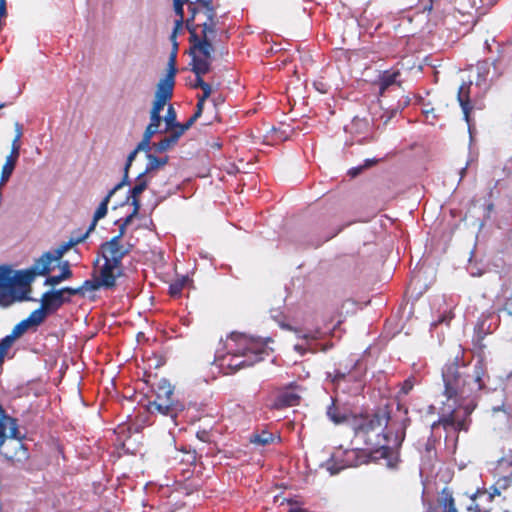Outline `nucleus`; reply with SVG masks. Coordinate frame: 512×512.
<instances>
[{
    "label": "nucleus",
    "instance_id": "obj_1",
    "mask_svg": "<svg viewBox=\"0 0 512 512\" xmlns=\"http://www.w3.org/2000/svg\"><path fill=\"white\" fill-rule=\"evenodd\" d=\"M390 421V412L379 409L372 414L352 416L351 428L355 437L360 438L368 446L375 447L369 452L365 450H351L347 452V461L351 466H359L370 462L384 461L388 468H395L399 462L398 449L406 436L409 419H404L396 425L395 431L384 433ZM395 424L391 425L392 429Z\"/></svg>",
    "mask_w": 512,
    "mask_h": 512
},
{
    "label": "nucleus",
    "instance_id": "obj_2",
    "mask_svg": "<svg viewBox=\"0 0 512 512\" xmlns=\"http://www.w3.org/2000/svg\"><path fill=\"white\" fill-rule=\"evenodd\" d=\"M190 16L186 19L191 52H200L209 55L214 51L211 37L216 34L218 23L216 7L213 0H195L189 3Z\"/></svg>",
    "mask_w": 512,
    "mask_h": 512
},
{
    "label": "nucleus",
    "instance_id": "obj_3",
    "mask_svg": "<svg viewBox=\"0 0 512 512\" xmlns=\"http://www.w3.org/2000/svg\"><path fill=\"white\" fill-rule=\"evenodd\" d=\"M459 356L456 355L452 361L447 362L442 369V379L444 382V394L448 400H455L458 397H464L472 392H477L485 388L484 378H489L487 374V364L483 357H480L473 369L471 380L461 370Z\"/></svg>",
    "mask_w": 512,
    "mask_h": 512
},
{
    "label": "nucleus",
    "instance_id": "obj_4",
    "mask_svg": "<svg viewBox=\"0 0 512 512\" xmlns=\"http://www.w3.org/2000/svg\"><path fill=\"white\" fill-rule=\"evenodd\" d=\"M228 355L223 358L226 365L234 372L253 366L263 360V345L243 334H231L227 343Z\"/></svg>",
    "mask_w": 512,
    "mask_h": 512
},
{
    "label": "nucleus",
    "instance_id": "obj_5",
    "mask_svg": "<svg viewBox=\"0 0 512 512\" xmlns=\"http://www.w3.org/2000/svg\"><path fill=\"white\" fill-rule=\"evenodd\" d=\"M155 398L147 404V410L150 413H158L162 416L169 417L176 422L178 415L184 411L185 405L178 400L174 393V387L170 382L161 378L154 387Z\"/></svg>",
    "mask_w": 512,
    "mask_h": 512
},
{
    "label": "nucleus",
    "instance_id": "obj_6",
    "mask_svg": "<svg viewBox=\"0 0 512 512\" xmlns=\"http://www.w3.org/2000/svg\"><path fill=\"white\" fill-rule=\"evenodd\" d=\"M30 288L20 286L18 273L6 265L0 266V306L9 307L15 302L30 300Z\"/></svg>",
    "mask_w": 512,
    "mask_h": 512
},
{
    "label": "nucleus",
    "instance_id": "obj_7",
    "mask_svg": "<svg viewBox=\"0 0 512 512\" xmlns=\"http://www.w3.org/2000/svg\"><path fill=\"white\" fill-rule=\"evenodd\" d=\"M358 363L346 365L344 369L338 368L327 373V379L332 383L335 391L357 394L363 389V373L357 371Z\"/></svg>",
    "mask_w": 512,
    "mask_h": 512
},
{
    "label": "nucleus",
    "instance_id": "obj_8",
    "mask_svg": "<svg viewBox=\"0 0 512 512\" xmlns=\"http://www.w3.org/2000/svg\"><path fill=\"white\" fill-rule=\"evenodd\" d=\"M80 290H72V287H64L59 290H52L45 292L41 297L40 307L47 313L56 312L64 303L69 302L70 298L65 297V294L69 296L77 295Z\"/></svg>",
    "mask_w": 512,
    "mask_h": 512
},
{
    "label": "nucleus",
    "instance_id": "obj_9",
    "mask_svg": "<svg viewBox=\"0 0 512 512\" xmlns=\"http://www.w3.org/2000/svg\"><path fill=\"white\" fill-rule=\"evenodd\" d=\"M52 257L51 252H45L38 258L33 266L24 272H18V282L20 286L30 288V283L36 275L45 276L51 271Z\"/></svg>",
    "mask_w": 512,
    "mask_h": 512
},
{
    "label": "nucleus",
    "instance_id": "obj_10",
    "mask_svg": "<svg viewBox=\"0 0 512 512\" xmlns=\"http://www.w3.org/2000/svg\"><path fill=\"white\" fill-rule=\"evenodd\" d=\"M212 53L209 52V55H202L200 52H191L189 50V54L191 56L190 65L192 72L196 75V80L193 85V88H202L206 82L203 80L202 76L207 74L211 69V60Z\"/></svg>",
    "mask_w": 512,
    "mask_h": 512
},
{
    "label": "nucleus",
    "instance_id": "obj_11",
    "mask_svg": "<svg viewBox=\"0 0 512 512\" xmlns=\"http://www.w3.org/2000/svg\"><path fill=\"white\" fill-rule=\"evenodd\" d=\"M100 253L104 261L122 265L123 258L130 253V248L111 238L100 245Z\"/></svg>",
    "mask_w": 512,
    "mask_h": 512
},
{
    "label": "nucleus",
    "instance_id": "obj_12",
    "mask_svg": "<svg viewBox=\"0 0 512 512\" xmlns=\"http://www.w3.org/2000/svg\"><path fill=\"white\" fill-rule=\"evenodd\" d=\"M123 274L122 265L109 263L104 261V264L99 270V278L104 284L105 289H112L116 286V280Z\"/></svg>",
    "mask_w": 512,
    "mask_h": 512
},
{
    "label": "nucleus",
    "instance_id": "obj_13",
    "mask_svg": "<svg viewBox=\"0 0 512 512\" xmlns=\"http://www.w3.org/2000/svg\"><path fill=\"white\" fill-rule=\"evenodd\" d=\"M9 428L10 430V437L21 439L22 437L19 434L18 429V421L16 418L9 416L5 410L0 405V449L6 442V429Z\"/></svg>",
    "mask_w": 512,
    "mask_h": 512
},
{
    "label": "nucleus",
    "instance_id": "obj_14",
    "mask_svg": "<svg viewBox=\"0 0 512 512\" xmlns=\"http://www.w3.org/2000/svg\"><path fill=\"white\" fill-rule=\"evenodd\" d=\"M326 415L336 425L343 423L351 425L352 416H355L349 409L339 406L336 398H332L331 404L327 407Z\"/></svg>",
    "mask_w": 512,
    "mask_h": 512
},
{
    "label": "nucleus",
    "instance_id": "obj_15",
    "mask_svg": "<svg viewBox=\"0 0 512 512\" xmlns=\"http://www.w3.org/2000/svg\"><path fill=\"white\" fill-rule=\"evenodd\" d=\"M472 83L463 82L458 89L457 100L459 105L461 106L463 117L466 123L470 126L471 124V112L473 110V105L470 100V88Z\"/></svg>",
    "mask_w": 512,
    "mask_h": 512
},
{
    "label": "nucleus",
    "instance_id": "obj_16",
    "mask_svg": "<svg viewBox=\"0 0 512 512\" xmlns=\"http://www.w3.org/2000/svg\"><path fill=\"white\" fill-rule=\"evenodd\" d=\"M296 387V385H290L288 388L281 391L275 399L274 406L280 409L299 405L301 396L294 390Z\"/></svg>",
    "mask_w": 512,
    "mask_h": 512
},
{
    "label": "nucleus",
    "instance_id": "obj_17",
    "mask_svg": "<svg viewBox=\"0 0 512 512\" xmlns=\"http://www.w3.org/2000/svg\"><path fill=\"white\" fill-rule=\"evenodd\" d=\"M122 188V184H116L108 193L107 195L103 198V200L101 201V203L99 204V206L97 207L95 213H94V216H93V220H92V223L90 224L88 230L85 232V233H90L92 230H94L97 222L104 218L108 212V204L110 202V199L111 197L116 193V191H118L119 189Z\"/></svg>",
    "mask_w": 512,
    "mask_h": 512
},
{
    "label": "nucleus",
    "instance_id": "obj_18",
    "mask_svg": "<svg viewBox=\"0 0 512 512\" xmlns=\"http://www.w3.org/2000/svg\"><path fill=\"white\" fill-rule=\"evenodd\" d=\"M174 85L175 76H173V72L166 73L165 77L160 79L159 83L157 84L155 97L169 101L173 96Z\"/></svg>",
    "mask_w": 512,
    "mask_h": 512
},
{
    "label": "nucleus",
    "instance_id": "obj_19",
    "mask_svg": "<svg viewBox=\"0 0 512 512\" xmlns=\"http://www.w3.org/2000/svg\"><path fill=\"white\" fill-rule=\"evenodd\" d=\"M19 150H20V145H15V143H12L10 155L6 158V162L2 167L1 184H4L5 182H7L9 180V178L11 177V175L14 171L16 162L19 158Z\"/></svg>",
    "mask_w": 512,
    "mask_h": 512
},
{
    "label": "nucleus",
    "instance_id": "obj_20",
    "mask_svg": "<svg viewBox=\"0 0 512 512\" xmlns=\"http://www.w3.org/2000/svg\"><path fill=\"white\" fill-rule=\"evenodd\" d=\"M148 187V180L144 176V174H139L136 178L135 186L129 191L130 195L127 197V201L130 200L131 205H136L141 207L140 195L143 191H145Z\"/></svg>",
    "mask_w": 512,
    "mask_h": 512
},
{
    "label": "nucleus",
    "instance_id": "obj_21",
    "mask_svg": "<svg viewBox=\"0 0 512 512\" xmlns=\"http://www.w3.org/2000/svg\"><path fill=\"white\" fill-rule=\"evenodd\" d=\"M87 237L88 233H84L78 237H71L67 242L60 244L53 252H51L52 262L60 260L69 249L83 242Z\"/></svg>",
    "mask_w": 512,
    "mask_h": 512
},
{
    "label": "nucleus",
    "instance_id": "obj_22",
    "mask_svg": "<svg viewBox=\"0 0 512 512\" xmlns=\"http://www.w3.org/2000/svg\"><path fill=\"white\" fill-rule=\"evenodd\" d=\"M275 439L276 436L272 432L263 429L261 431H255L251 435L250 443L257 446H266L273 443ZM277 439L280 441V436H277Z\"/></svg>",
    "mask_w": 512,
    "mask_h": 512
},
{
    "label": "nucleus",
    "instance_id": "obj_23",
    "mask_svg": "<svg viewBox=\"0 0 512 512\" xmlns=\"http://www.w3.org/2000/svg\"><path fill=\"white\" fill-rule=\"evenodd\" d=\"M72 270L70 269V265L68 261H65L61 267V273L58 275L48 276L44 282V285L56 286L60 284L62 281L67 280L72 277Z\"/></svg>",
    "mask_w": 512,
    "mask_h": 512
},
{
    "label": "nucleus",
    "instance_id": "obj_24",
    "mask_svg": "<svg viewBox=\"0 0 512 512\" xmlns=\"http://www.w3.org/2000/svg\"><path fill=\"white\" fill-rule=\"evenodd\" d=\"M399 76V71H384L378 81L380 95H383L390 86L396 84Z\"/></svg>",
    "mask_w": 512,
    "mask_h": 512
},
{
    "label": "nucleus",
    "instance_id": "obj_25",
    "mask_svg": "<svg viewBox=\"0 0 512 512\" xmlns=\"http://www.w3.org/2000/svg\"><path fill=\"white\" fill-rule=\"evenodd\" d=\"M439 504L443 508V512H458L452 491L445 487L442 489Z\"/></svg>",
    "mask_w": 512,
    "mask_h": 512
},
{
    "label": "nucleus",
    "instance_id": "obj_26",
    "mask_svg": "<svg viewBox=\"0 0 512 512\" xmlns=\"http://www.w3.org/2000/svg\"><path fill=\"white\" fill-rule=\"evenodd\" d=\"M148 162L146 164V168L144 172L141 174H144L146 176L147 174H150L154 170H157L160 167L165 166L168 163V156H165L163 158H159L153 154L148 153L147 154Z\"/></svg>",
    "mask_w": 512,
    "mask_h": 512
},
{
    "label": "nucleus",
    "instance_id": "obj_27",
    "mask_svg": "<svg viewBox=\"0 0 512 512\" xmlns=\"http://www.w3.org/2000/svg\"><path fill=\"white\" fill-rule=\"evenodd\" d=\"M102 287L104 288V284H102V281L99 277H96L94 279L85 280L80 287L72 288V290H80L77 295H84L85 292L96 291Z\"/></svg>",
    "mask_w": 512,
    "mask_h": 512
},
{
    "label": "nucleus",
    "instance_id": "obj_28",
    "mask_svg": "<svg viewBox=\"0 0 512 512\" xmlns=\"http://www.w3.org/2000/svg\"><path fill=\"white\" fill-rule=\"evenodd\" d=\"M178 140L172 133L169 136L164 137L159 142L154 143L153 147L157 153H163L169 150L171 147L176 145Z\"/></svg>",
    "mask_w": 512,
    "mask_h": 512
},
{
    "label": "nucleus",
    "instance_id": "obj_29",
    "mask_svg": "<svg viewBox=\"0 0 512 512\" xmlns=\"http://www.w3.org/2000/svg\"><path fill=\"white\" fill-rule=\"evenodd\" d=\"M48 314L39 307L38 309L34 310L28 318L24 319L25 322L30 326H39L46 318Z\"/></svg>",
    "mask_w": 512,
    "mask_h": 512
},
{
    "label": "nucleus",
    "instance_id": "obj_30",
    "mask_svg": "<svg viewBox=\"0 0 512 512\" xmlns=\"http://www.w3.org/2000/svg\"><path fill=\"white\" fill-rule=\"evenodd\" d=\"M187 277H181L174 280L169 285V294L172 297H179L187 284Z\"/></svg>",
    "mask_w": 512,
    "mask_h": 512
},
{
    "label": "nucleus",
    "instance_id": "obj_31",
    "mask_svg": "<svg viewBox=\"0 0 512 512\" xmlns=\"http://www.w3.org/2000/svg\"><path fill=\"white\" fill-rule=\"evenodd\" d=\"M139 153V151H137L136 149H134L133 151H131L127 157V161H126V164H125V167H124V175H123V178L122 180L118 183V184H122V187L124 185H128L129 184V176H128V172H129V169L132 165V162L134 161V159L136 158L137 154Z\"/></svg>",
    "mask_w": 512,
    "mask_h": 512
},
{
    "label": "nucleus",
    "instance_id": "obj_32",
    "mask_svg": "<svg viewBox=\"0 0 512 512\" xmlns=\"http://www.w3.org/2000/svg\"><path fill=\"white\" fill-rule=\"evenodd\" d=\"M164 120L166 123L165 131L175 128V125L177 124V114L172 105H169Z\"/></svg>",
    "mask_w": 512,
    "mask_h": 512
},
{
    "label": "nucleus",
    "instance_id": "obj_33",
    "mask_svg": "<svg viewBox=\"0 0 512 512\" xmlns=\"http://www.w3.org/2000/svg\"><path fill=\"white\" fill-rule=\"evenodd\" d=\"M202 95H198V101H197V104H196V107L198 108V110H203L204 109V104H205V101L210 97L211 95V92H212V88H211V85L206 83L202 88Z\"/></svg>",
    "mask_w": 512,
    "mask_h": 512
},
{
    "label": "nucleus",
    "instance_id": "obj_34",
    "mask_svg": "<svg viewBox=\"0 0 512 512\" xmlns=\"http://www.w3.org/2000/svg\"><path fill=\"white\" fill-rule=\"evenodd\" d=\"M28 328L29 325L25 322V320H22L13 327L12 332L9 335L16 340L22 336L28 330Z\"/></svg>",
    "mask_w": 512,
    "mask_h": 512
},
{
    "label": "nucleus",
    "instance_id": "obj_35",
    "mask_svg": "<svg viewBox=\"0 0 512 512\" xmlns=\"http://www.w3.org/2000/svg\"><path fill=\"white\" fill-rule=\"evenodd\" d=\"M297 333V337L304 340H318L321 337V331L319 329L307 332L300 333L298 329H293Z\"/></svg>",
    "mask_w": 512,
    "mask_h": 512
},
{
    "label": "nucleus",
    "instance_id": "obj_36",
    "mask_svg": "<svg viewBox=\"0 0 512 512\" xmlns=\"http://www.w3.org/2000/svg\"><path fill=\"white\" fill-rule=\"evenodd\" d=\"M417 379L415 376H410L407 379H405L401 386V393L407 395L416 385Z\"/></svg>",
    "mask_w": 512,
    "mask_h": 512
},
{
    "label": "nucleus",
    "instance_id": "obj_37",
    "mask_svg": "<svg viewBox=\"0 0 512 512\" xmlns=\"http://www.w3.org/2000/svg\"><path fill=\"white\" fill-rule=\"evenodd\" d=\"M454 412H455V409L452 408L448 416L442 417L439 419V422H441V424L445 428L449 427V426L454 427V425L456 424V418H455Z\"/></svg>",
    "mask_w": 512,
    "mask_h": 512
},
{
    "label": "nucleus",
    "instance_id": "obj_38",
    "mask_svg": "<svg viewBox=\"0 0 512 512\" xmlns=\"http://www.w3.org/2000/svg\"><path fill=\"white\" fill-rule=\"evenodd\" d=\"M183 25L186 26V20L185 19H176L175 20L174 28H173L172 34L170 36V40L172 42H175V39L177 38V34H178L179 31L182 30Z\"/></svg>",
    "mask_w": 512,
    "mask_h": 512
},
{
    "label": "nucleus",
    "instance_id": "obj_39",
    "mask_svg": "<svg viewBox=\"0 0 512 512\" xmlns=\"http://www.w3.org/2000/svg\"><path fill=\"white\" fill-rule=\"evenodd\" d=\"M176 58H177L176 52L175 51H171L170 56H169V60H168L167 73L173 72V76H176V74H177Z\"/></svg>",
    "mask_w": 512,
    "mask_h": 512
},
{
    "label": "nucleus",
    "instance_id": "obj_40",
    "mask_svg": "<svg viewBox=\"0 0 512 512\" xmlns=\"http://www.w3.org/2000/svg\"><path fill=\"white\" fill-rule=\"evenodd\" d=\"M167 102L168 101H166V100L159 99V98L155 97V99L153 101V106H152L150 112L160 113L163 110V108L165 107V105L167 104Z\"/></svg>",
    "mask_w": 512,
    "mask_h": 512
},
{
    "label": "nucleus",
    "instance_id": "obj_41",
    "mask_svg": "<svg viewBox=\"0 0 512 512\" xmlns=\"http://www.w3.org/2000/svg\"><path fill=\"white\" fill-rule=\"evenodd\" d=\"M132 206H133L132 212L122 220V223L124 224V226H128L133 221V219L138 215V213L140 211L141 207L137 206V204L132 205Z\"/></svg>",
    "mask_w": 512,
    "mask_h": 512
},
{
    "label": "nucleus",
    "instance_id": "obj_42",
    "mask_svg": "<svg viewBox=\"0 0 512 512\" xmlns=\"http://www.w3.org/2000/svg\"><path fill=\"white\" fill-rule=\"evenodd\" d=\"M203 110H198L196 107V111L194 114L187 120L186 123L182 124L185 130H188L193 123L202 115Z\"/></svg>",
    "mask_w": 512,
    "mask_h": 512
},
{
    "label": "nucleus",
    "instance_id": "obj_43",
    "mask_svg": "<svg viewBox=\"0 0 512 512\" xmlns=\"http://www.w3.org/2000/svg\"><path fill=\"white\" fill-rule=\"evenodd\" d=\"M161 121L162 117L160 113L150 112V123L148 125L159 129Z\"/></svg>",
    "mask_w": 512,
    "mask_h": 512
},
{
    "label": "nucleus",
    "instance_id": "obj_44",
    "mask_svg": "<svg viewBox=\"0 0 512 512\" xmlns=\"http://www.w3.org/2000/svg\"><path fill=\"white\" fill-rule=\"evenodd\" d=\"M158 131V128L148 125L144 131L143 138L151 141L153 135L156 134Z\"/></svg>",
    "mask_w": 512,
    "mask_h": 512
},
{
    "label": "nucleus",
    "instance_id": "obj_45",
    "mask_svg": "<svg viewBox=\"0 0 512 512\" xmlns=\"http://www.w3.org/2000/svg\"><path fill=\"white\" fill-rule=\"evenodd\" d=\"M137 151H145L149 152L150 150V141L147 139L142 138V140L138 143V145L135 147Z\"/></svg>",
    "mask_w": 512,
    "mask_h": 512
},
{
    "label": "nucleus",
    "instance_id": "obj_46",
    "mask_svg": "<svg viewBox=\"0 0 512 512\" xmlns=\"http://www.w3.org/2000/svg\"><path fill=\"white\" fill-rule=\"evenodd\" d=\"M185 129L182 124L178 123L175 125V128L172 129V134L176 136V139L179 140V138L185 133Z\"/></svg>",
    "mask_w": 512,
    "mask_h": 512
},
{
    "label": "nucleus",
    "instance_id": "obj_47",
    "mask_svg": "<svg viewBox=\"0 0 512 512\" xmlns=\"http://www.w3.org/2000/svg\"><path fill=\"white\" fill-rule=\"evenodd\" d=\"M15 128H16V135H15V138L12 143H15V145H20L19 141L22 137V125L17 122L15 124Z\"/></svg>",
    "mask_w": 512,
    "mask_h": 512
},
{
    "label": "nucleus",
    "instance_id": "obj_48",
    "mask_svg": "<svg viewBox=\"0 0 512 512\" xmlns=\"http://www.w3.org/2000/svg\"><path fill=\"white\" fill-rule=\"evenodd\" d=\"M174 12L177 15V19H184V5H180L179 3L173 4Z\"/></svg>",
    "mask_w": 512,
    "mask_h": 512
},
{
    "label": "nucleus",
    "instance_id": "obj_49",
    "mask_svg": "<svg viewBox=\"0 0 512 512\" xmlns=\"http://www.w3.org/2000/svg\"><path fill=\"white\" fill-rule=\"evenodd\" d=\"M126 228L127 226H124V224L121 222V224L119 225V232L113 238H116L118 242H121V239L124 237L126 233Z\"/></svg>",
    "mask_w": 512,
    "mask_h": 512
},
{
    "label": "nucleus",
    "instance_id": "obj_50",
    "mask_svg": "<svg viewBox=\"0 0 512 512\" xmlns=\"http://www.w3.org/2000/svg\"><path fill=\"white\" fill-rule=\"evenodd\" d=\"M453 318V315L449 313L448 315H443L441 318L438 319V321L435 323V325L442 324V323H449L450 320Z\"/></svg>",
    "mask_w": 512,
    "mask_h": 512
},
{
    "label": "nucleus",
    "instance_id": "obj_51",
    "mask_svg": "<svg viewBox=\"0 0 512 512\" xmlns=\"http://www.w3.org/2000/svg\"><path fill=\"white\" fill-rule=\"evenodd\" d=\"M294 350L297 351L300 355H304L307 353V351H309V349L303 345H300V344H296L294 346Z\"/></svg>",
    "mask_w": 512,
    "mask_h": 512
},
{
    "label": "nucleus",
    "instance_id": "obj_52",
    "mask_svg": "<svg viewBox=\"0 0 512 512\" xmlns=\"http://www.w3.org/2000/svg\"><path fill=\"white\" fill-rule=\"evenodd\" d=\"M423 113L425 114L426 118L428 119L430 115H432V119H436V115L434 113V108H425L423 109Z\"/></svg>",
    "mask_w": 512,
    "mask_h": 512
},
{
    "label": "nucleus",
    "instance_id": "obj_53",
    "mask_svg": "<svg viewBox=\"0 0 512 512\" xmlns=\"http://www.w3.org/2000/svg\"><path fill=\"white\" fill-rule=\"evenodd\" d=\"M454 428L459 430V431L467 429L464 420H461V421H457L456 420V424L454 425Z\"/></svg>",
    "mask_w": 512,
    "mask_h": 512
},
{
    "label": "nucleus",
    "instance_id": "obj_54",
    "mask_svg": "<svg viewBox=\"0 0 512 512\" xmlns=\"http://www.w3.org/2000/svg\"><path fill=\"white\" fill-rule=\"evenodd\" d=\"M468 509L473 512H490L489 510H482L477 503L471 505Z\"/></svg>",
    "mask_w": 512,
    "mask_h": 512
},
{
    "label": "nucleus",
    "instance_id": "obj_55",
    "mask_svg": "<svg viewBox=\"0 0 512 512\" xmlns=\"http://www.w3.org/2000/svg\"><path fill=\"white\" fill-rule=\"evenodd\" d=\"M425 449L428 453L434 450V440H432L431 438L428 439L427 443L425 444Z\"/></svg>",
    "mask_w": 512,
    "mask_h": 512
},
{
    "label": "nucleus",
    "instance_id": "obj_56",
    "mask_svg": "<svg viewBox=\"0 0 512 512\" xmlns=\"http://www.w3.org/2000/svg\"><path fill=\"white\" fill-rule=\"evenodd\" d=\"M19 434H21V433L19 432ZM6 435H7L6 440H7L8 438L12 439V438L10 437V430H9V428H7V429H6ZM20 436H21L22 438H21V439H19V440L17 439V441L20 443V446H23V443H21V441L25 438V436H24V435H20ZM14 439L16 440V438H14Z\"/></svg>",
    "mask_w": 512,
    "mask_h": 512
},
{
    "label": "nucleus",
    "instance_id": "obj_57",
    "mask_svg": "<svg viewBox=\"0 0 512 512\" xmlns=\"http://www.w3.org/2000/svg\"><path fill=\"white\" fill-rule=\"evenodd\" d=\"M190 2H191V1H189V0H173V4H177V3H179L180 5H185V4H187L188 6H189V3H190Z\"/></svg>",
    "mask_w": 512,
    "mask_h": 512
},
{
    "label": "nucleus",
    "instance_id": "obj_58",
    "mask_svg": "<svg viewBox=\"0 0 512 512\" xmlns=\"http://www.w3.org/2000/svg\"><path fill=\"white\" fill-rule=\"evenodd\" d=\"M486 209H487V217H489V216H490V213H491V212L493 211V209H494V205H493V203H489V204L487 205Z\"/></svg>",
    "mask_w": 512,
    "mask_h": 512
},
{
    "label": "nucleus",
    "instance_id": "obj_59",
    "mask_svg": "<svg viewBox=\"0 0 512 512\" xmlns=\"http://www.w3.org/2000/svg\"><path fill=\"white\" fill-rule=\"evenodd\" d=\"M172 44H173L172 51H175L177 53L178 52V43H177V41L175 40V42H172Z\"/></svg>",
    "mask_w": 512,
    "mask_h": 512
},
{
    "label": "nucleus",
    "instance_id": "obj_60",
    "mask_svg": "<svg viewBox=\"0 0 512 512\" xmlns=\"http://www.w3.org/2000/svg\"><path fill=\"white\" fill-rule=\"evenodd\" d=\"M440 424H441V422H439V420H438V421L433 422V423H432V425H431V430H434V429H435L438 425H440Z\"/></svg>",
    "mask_w": 512,
    "mask_h": 512
},
{
    "label": "nucleus",
    "instance_id": "obj_61",
    "mask_svg": "<svg viewBox=\"0 0 512 512\" xmlns=\"http://www.w3.org/2000/svg\"><path fill=\"white\" fill-rule=\"evenodd\" d=\"M437 1H438V0H430V5H429V7H428L427 9H428L429 11H431V10H432L433 5H434L435 3H437Z\"/></svg>",
    "mask_w": 512,
    "mask_h": 512
},
{
    "label": "nucleus",
    "instance_id": "obj_62",
    "mask_svg": "<svg viewBox=\"0 0 512 512\" xmlns=\"http://www.w3.org/2000/svg\"><path fill=\"white\" fill-rule=\"evenodd\" d=\"M376 163V160H367L366 161V166H370L372 164Z\"/></svg>",
    "mask_w": 512,
    "mask_h": 512
},
{
    "label": "nucleus",
    "instance_id": "obj_63",
    "mask_svg": "<svg viewBox=\"0 0 512 512\" xmlns=\"http://www.w3.org/2000/svg\"><path fill=\"white\" fill-rule=\"evenodd\" d=\"M6 4V0H0V5Z\"/></svg>",
    "mask_w": 512,
    "mask_h": 512
},
{
    "label": "nucleus",
    "instance_id": "obj_64",
    "mask_svg": "<svg viewBox=\"0 0 512 512\" xmlns=\"http://www.w3.org/2000/svg\"><path fill=\"white\" fill-rule=\"evenodd\" d=\"M205 432H202V435L199 437L201 440H204Z\"/></svg>",
    "mask_w": 512,
    "mask_h": 512
}]
</instances>
